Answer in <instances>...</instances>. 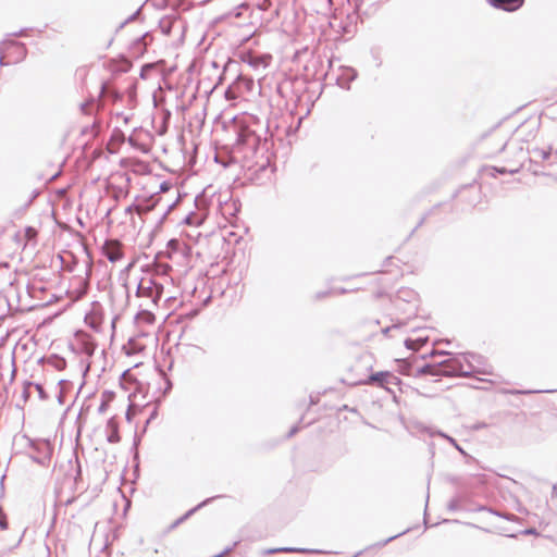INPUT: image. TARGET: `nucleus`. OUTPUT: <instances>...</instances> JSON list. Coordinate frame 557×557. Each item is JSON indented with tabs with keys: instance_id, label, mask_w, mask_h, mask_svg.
Returning a JSON list of instances; mask_svg holds the SVG:
<instances>
[{
	"instance_id": "27",
	"label": "nucleus",
	"mask_w": 557,
	"mask_h": 557,
	"mask_svg": "<svg viewBox=\"0 0 557 557\" xmlns=\"http://www.w3.org/2000/svg\"><path fill=\"white\" fill-rule=\"evenodd\" d=\"M160 25H161L162 32L165 35H169L171 32V21L170 20L161 21Z\"/></svg>"
},
{
	"instance_id": "23",
	"label": "nucleus",
	"mask_w": 557,
	"mask_h": 557,
	"mask_svg": "<svg viewBox=\"0 0 557 557\" xmlns=\"http://www.w3.org/2000/svg\"><path fill=\"white\" fill-rule=\"evenodd\" d=\"M9 45L12 47H15L18 50V53L21 54V59L25 58L27 50H26V47L24 44L10 41Z\"/></svg>"
},
{
	"instance_id": "52",
	"label": "nucleus",
	"mask_w": 557,
	"mask_h": 557,
	"mask_svg": "<svg viewBox=\"0 0 557 557\" xmlns=\"http://www.w3.org/2000/svg\"><path fill=\"white\" fill-rule=\"evenodd\" d=\"M235 546H236V543H233V545H232V547H231V548L233 549V548H235Z\"/></svg>"
},
{
	"instance_id": "45",
	"label": "nucleus",
	"mask_w": 557,
	"mask_h": 557,
	"mask_svg": "<svg viewBox=\"0 0 557 557\" xmlns=\"http://www.w3.org/2000/svg\"><path fill=\"white\" fill-rule=\"evenodd\" d=\"M3 60H4V57H3L2 52L0 51V65L5 64Z\"/></svg>"
},
{
	"instance_id": "8",
	"label": "nucleus",
	"mask_w": 557,
	"mask_h": 557,
	"mask_svg": "<svg viewBox=\"0 0 557 557\" xmlns=\"http://www.w3.org/2000/svg\"><path fill=\"white\" fill-rule=\"evenodd\" d=\"M161 198L158 195H152L149 198H145L137 203H134V210L138 215H144L152 210L159 205Z\"/></svg>"
},
{
	"instance_id": "32",
	"label": "nucleus",
	"mask_w": 557,
	"mask_h": 557,
	"mask_svg": "<svg viewBox=\"0 0 557 557\" xmlns=\"http://www.w3.org/2000/svg\"><path fill=\"white\" fill-rule=\"evenodd\" d=\"M348 75H349V76H348V78H347V79H348V82H351V81H354V79L357 77V73H356V71H355V70H352V69H349V70H348Z\"/></svg>"
},
{
	"instance_id": "51",
	"label": "nucleus",
	"mask_w": 557,
	"mask_h": 557,
	"mask_svg": "<svg viewBox=\"0 0 557 557\" xmlns=\"http://www.w3.org/2000/svg\"><path fill=\"white\" fill-rule=\"evenodd\" d=\"M59 401L62 403V393L59 395Z\"/></svg>"
},
{
	"instance_id": "1",
	"label": "nucleus",
	"mask_w": 557,
	"mask_h": 557,
	"mask_svg": "<svg viewBox=\"0 0 557 557\" xmlns=\"http://www.w3.org/2000/svg\"><path fill=\"white\" fill-rule=\"evenodd\" d=\"M163 294V285L152 280L151 277H143L137 286L136 296L141 298L143 301L140 307H146L141 311V314H145L152 320L153 317L150 312V308H157L159 300L161 299Z\"/></svg>"
},
{
	"instance_id": "34",
	"label": "nucleus",
	"mask_w": 557,
	"mask_h": 557,
	"mask_svg": "<svg viewBox=\"0 0 557 557\" xmlns=\"http://www.w3.org/2000/svg\"><path fill=\"white\" fill-rule=\"evenodd\" d=\"M522 534H525V535H533V534H537L536 530L534 528H530V529H525L522 531Z\"/></svg>"
},
{
	"instance_id": "20",
	"label": "nucleus",
	"mask_w": 557,
	"mask_h": 557,
	"mask_svg": "<svg viewBox=\"0 0 557 557\" xmlns=\"http://www.w3.org/2000/svg\"><path fill=\"white\" fill-rule=\"evenodd\" d=\"M465 356L468 357V359H470L472 361V364L478 367L483 364V357L480 356V355H476L474 352H466L463 354Z\"/></svg>"
},
{
	"instance_id": "44",
	"label": "nucleus",
	"mask_w": 557,
	"mask_h": 557,
	"mask_svg": "<svg viewBox=\"0 0 557 557\" xmlns=\"http://www.w3.org/2000/svg\"><path fill=\"white\" fill-rule=\"evenodd\" d=\"M4 478H5V475L1 476V482H0V486H1V492H2V493H3V491H4V485H3Z\"/></svg>"
},
{
	"instance_id": "43",
	"label": "nucleus",
	"mask_w": 557,
	"mask_h": 557,
	"mask_svg": "<svg viewBox=\"0 0 557 557\" xmlns=\"http://www.w3.org/2000/svg\"><path fill=\"white\" fill-rule=\"evenodd\" d=\"M125 211H126V213H131V212L135 211L134 210V203L131 205L129 207H127Z\"/></svg>"
},
{
	"instance_id": "10",
	"label": "nucleus",
	"mask_w": 557,
	"mask_h": 557,
	"mask_svg": "<svg viewBox=\"0 0 557 557\" xmlns=\"http://www.w3.org/2000/svg\"><path fill=\"white\" fill-rule=\"evenodd\" d=\"M219 496H215V498H218ZM214 497H210V498H207L205 499L203 502H201L200 504H198L196 507L189 509L185 515H183L182 517H180L178 519H176L171 525H170V530H174L175 528H177L182 522H184L186 519H188L191 515H194L199 508L206 506L207 504H209L211 500H213Z\"/></svg>"
},
{
	"instance_id": "36",
	"label": "nucleus",
	"mask_w": 557,
	"mask_h": 557,
	"mask_svg": "<svg viewBox=\"0 0 557 557\" xmlns=\"http://www.w3.org/2000/svg\"><path fill=\"white\" fill-rule=\"evenodd\" d=\"M107 410V403L106 401H102L98 408V411L100 413L104 412Z\"/></svg>"
},
{
	"instance_id": "47",
	"label": "nucleus",
	"mask_w": 557,
	"mask_h": 557,
	"mask_svg": "<svg viewBox=\"0 0 557 557\" xmlns=\"http://www.w3.org/2000/svg\"><path fill=\"white\" fill-rule=\"evenodd\" d=\"M87 106H88V103H83V104H82V110H83L84 112H86V108H87Z\"/></svg>"
},
{
	"instance_id": "21",
	"label": "nucleus",
	"mask_w": 557,
	"mask_h": 557,
	"mask_svg": "<svg viewBox=\"0 0 557 557\" xmlns=\"http://www.w3.org/2000/svg\"><path fill=\"white\" fill-rule=\"evenodd\" d=\"M438 435L446 438L460 454L466 455V451L459 446V444L456 442L455 438H453L442 432H438Z\"/></svg>"
},
{
	"instance_id": "49",
	"label": "nucleus",
	"mask_w": 557,
	"mask_h": 557,
	"mask_svg": "<svg viewBox=\"0 0 557 557\" xmlns=\"http://www.w3.org/2000/svg\"><path fill=\"white\" fill-rule=\"evenodd\" d=\"M166 384H168L166 389L171 388L172 384H171L170 380H166Z\"/></svg>"
},
{
	"instance_id": "40",
	"label": "nucleus",
	"mask_w": 557,
	"mask_h": 557,
	"mask_svg": "<svg viewBox=\"0 0 557 557\" xmlns=\"http://www.w3.org/2000/svg\"><path fill=\"white\" fill-rule=\"evenodd\" d=\"M232 552V548H225L222 553L213 556V557H223L224 555L228 554Z\"/></svg>"
},
{
	"instance_id": "22",
	"label": "nucleus",
	"mask_w": 557,
	"mask_h": 557,
	"mask_svg": "<svg viewBox=\"0 0 557 557\" xmlns=\"http://www.w3.org/2000/svg\"><path fill=\"white\" fill-rule=\"evenodd\" d=\"M398 297L403 298L407 301H410L411 299H413L416 297V294L411 289H403V290L398 292Z\"/></svg>"
},
{
	"instance_id": "33",
	"label": "nucleus",
	"mask_w": 557,
	"mask_h": 557,
	"mask_svg": "<svg viewBox=\"0 0 557 557\" xmlns=\"http://www.w3.org/2000/svg\"><path fill=\"white\" fill-rule=\"evenodd\" d=\"M148 37V34L143 35L136 40V45H143L146 46V38Z\"/></svg>"
},
{
	"instance_id": "12",
	"label": "nucleus",
	"mask_w": 557,
	"mask_h": 557,
	"mask_svg": "<svg viewBox=\"0 0 557 557\" xmlns=\"http://www.w3.org/2000/svg\"><path fill=\"white\" fill-rule=\"evenodd\" d=\"M438 367H442L441 375L444 376H459L457 367L453 363V358L438 362Z\"/></svg>"
},
{
	"instance_id": "37",
	"label": "nucleus",
	"mask_w": 557,
	"mask_h": 557,
	"mask_svg": "<svg viewBox=\"0 0 557 557\" xmlns=\"http://www.w3.org/2000/svg\"><path fill=\"white\" fill-rule=\"evenodd\" d=\"M139 12H140V9H138L135 13H133V14H132L127 20H126V22L134 21V20L137 17V15L139 14Z\"/></svg>"
},
{
	"instance_id": "31",
	"label": "nucleus",
	"mask_w": 557,
	"mask_h": 557,
	"mask_svg": "<svg viewBox=\"0 0 557 557\" xmlns=\"http://www.w3.org/2000/svg\"><path fill=\"white\" fill-rule=\"evenodd\" d=\"M331 292L330 290H326V292H319L314 295V299L315 300H320L324 297H326Z\"/></svg>"
},
{
	"instance_id": "39",
	"label": "nucleus",
	"mask_w": 557,
	"mask_h": 557,
	"mask_svg": "<svg viewBox=\"0 0 557 557\" xmlns=\"http://www.w3.org/2000/svg\"><path fill=\"white\" fill-rule=\"evenodd\" d=\"M493 513L499 516V517H504L506 520H512L513 516L512 515H500L496 511H492Z\"/></svg>"
},
{
	"instance_id": "6",
	"label": "nucleus",
	"mask_w": 557,
	"mask_h": 557,
	"mask_svg": "<svg viewBox=\"0 0 557 557\" xmlns=\"http://www.w3.org/2000/svg\"><path fill=\"white\" fill-rule=\"evenodd\" d=\"M102 251L106 258L112 263L121 260L123 257L122 247L117 240H107L102 247Z\"/></svg>"
},
{
	"instance_id": "48",
	"label": "nucleus",
	"mask_w": 557,
	"mask_h": 557,
	"mask_svg": "<svg viewBox=\"0 0 557 557\" xmlns=\"http://www.w3.org/2000/svg\"><path fill=\"white\" fill-rule=\"evenodd\" d=\"M508 146H509V143H505V144L502 146V150H505Z\"/></svg>"
},
{
	"instance_id": "30",
	"label": "nucleus",
	"mask_w": 557,
	"mask_h": 557,
	"mask_svg": "<svg viewBox=\"0 0 557 557\" xmlns=\"http://www.w3.org/2000/svg\"><path fill=\"white\" fill-rule=\"evenodd\" d=\"M174 206H175V202L168 206V209L164 211V213L162 214V216L160 219V223H162L166 219L169 212L173 209Z\"/></svg>"
},
{
	"instance_id": "26",
	"label": "nucleus",
	"mask_w": 557,
	"mask_h": 557,
	"mask_svg": "<svg viewBox=\"0 0 557 557\" xmlns=\"http://www.w3.org/2000/svg\"><path fill=\"white\" fill-rule=\"evenodd\" d=\"M447 508L453 511L458 510L460 508L459 499L457 497L450 499L447 505Z\"/></svg>"
},
{
	"instance_id": "5",
	"label": "nucleus",
	"mask_w": 557,
	"mask_h": 557,
	"mask_svg": "<svg viewBox=\"0 0 557 557\" xmlns=\"http://www.w3.org/2000/svg\"><path fill=\"white\" fill-rule=\"evenodd\" d=\"M453 363L457 367L458 374L461 377H470L474 372L487 373L485 370H480V368L473 366L472 361L463 354L454 357Z\"/></svg>"
},
{
	"instance_id": "38",
	"label": "nucleus",
	"mask_w": 557,
	"mask_h": 557,
	"mask_svg": "<svg viewBox=\"0 0 557 557\" xmlns=\"http://www.w3.org/2000/svg\"><path fill=\"white\" fill-rule=\"evenodd\" d=\"M298 432V426H293L290 429V431L288 432L287 436L288 437H292L293 435H295L296 433Z\"/></svg>"
},
{
	"instance_id": "3",
	"label": "nucleus",
	"mask_w": 557,
	"mask_h": 557,
	"mask_svg": "<svg viewBox=\"0 0 557 557\" xmlns=\"http://www.w3.org/2000/svg\"><path fill=\"white\" fill-rule=\"evenodd\" d=\"M236 139L235 146L237 149L247 147L251 150H256L260 143V136L251 131L248 126L239 125L236 127Z\"/></svg>"
},
{
	"instance_id": "50",
	"label": "nucleus",
	"mask_w": 557,
	"mask_h": 557,
	"mask_svg": "<svg viewBox=\"0 0 557 557\" xmlns=\"http://www.w3.org/2000/svg\"><path fill=\"white\" fill-rule=\"evenodd\" d=\"M146 67H148V65H146ZM144 71H145V66H144V67H143V70H141L140 77H145V75H144Z\"/></svg>"
},
{
	"instance_id": "14",
	"label": "nucleus",
	"mask_w": 557,
	"mask_h": 557,
	"mask_svg": "<svg viewBox=\"0 0 557 557\" xmlns=\"http://www.w3.org/2000/svg\"><path fill=\"white\" fill-rule=\"evenodd\" d=\"M519 170H520V166L510 168V169H507L504 166H502V168L488 166V168L484 169V172H486L492 177H496L497 174H505V173L515 174V173H518Z\"/></svg>"
},
{
	"instance_id": "41",
	"label": "nucleus",
	"mask_w": 557,
	"mask_h": 557,
	"mask_svg": "<svg viewBox=\"0 0 557 557\" xmlns=\"http://www.w3.org/2000/svg\"><path fill=\"white\" fill-rule=\"evenodd\" d=\"M26 34V29H21L16 33H13L12 35L13 36H16V37H20V36H24Z\"/></svg>"
},
{
	"instance_id": "4",
	"label": "nucleus",
	"mask_w": 557,
	"mask_h": 557,
	"mask_svg": "<svg viewBox=\"0 0 557 557\" xmlns=\"http://www.w3.org/2000/svg\"><path fill=\"white\" fill-rule=\"evenodd\" d=\"M364 385H376L379 387L385 388L386 391L391 392L389 385H398L400 383L399 377L394 375L393 373L388 371H380L376 373H372L369 375L366 380L360 382Z\"/></svg>"
},
{
	"instance_id": "28",
	"label": "nucleus",
	"mask_w": 557,
	"mask_h": 557,
	"mask_svg": "<svg viewBox=\"0 0 557 557\" xmlns=\"http://www.w3.org/2000/svg\"><path fill=\"white\" fill-rule=\"evenodd\" d=\"M95 348L96 346L92 343L87 342L84 344V351L89 356H91L95 352Z\"/></svg>"
},
{
	"instance_id": "7",
	"label": "nucleus",
	"mask_w": 557,
	"mask_h": 557,
	"mask_svg": "<svg viewBox=\"0 0 557 557\" xmlns=\"http://www.w3.org/2000/svg\"><path fill=\"white\" fill-rule=\"evenodd\" d=\"M271 60L272 57L270 54L248 53L243 58V61L256 71L268 67L270 65Z\"/></svg>"
},
{
	"instance_id": "9",
	"label": "nucleus",
	"mask_w": 557,
	"mask_h": 557,
	"mask_svg": "<svg viewBox=\"0 0 557 557\" xmlns=\"http://www.w3.org/2000/svg\"><path fill=\"white\" fill-rule=\"evenodd\" d=\"M488 3L496 8L507 12H513L520 9L524 0H487Z\"/></svg>"
},
{
	"instance_id": "25",
	"label": "nucleus",
	"mask_w": 557,
	"mask_h": 557,
	"mask_svg": "<svg viewBox=\"0 0 557 557\" xmlns=\"http://www.w3.org/2000/svg\"><path fill=\"white\" fill-rule=\"evenodd\" d=\"M8 527H9V524H8V521H7V516L3 512L2 507L0 506V530H7Z\"/></svg>"
},
{
	"instance_id": "19",
	"label": "nucleus",
	"mask_w": 557,
	"mask_h": 557,
	"mask_svg": "<svg viewBox=\"0 0 557 557\" xmlns=\"http://www.w3.org/2000/svg\"><path fill=\"white\" fill-rule=\"evenodd\" d=\"M281 552H284V553H307L309 550L306 549V548H294V547H280V548H274V549H270L269 550L270 554L281 553Z\"/></svg>"
},
{
	"instance_id": "11",
	"label": "nucleus",
	"mask_w": 557,
	"mask_h": 557,
	"mask_svg": "<svg viewBox=\"0 0 557 557\" xmlns=\"http://www.w3.org/2000/svg\"><path fill=\"white\" fill-rule=\"evenodd\" d=\"M422 375H433V376L441 375V369H438V364L433 366L430 363H425L422 367L418 368L413 374V376H416V377L422 376Z\"/></svg>"
},
{
	"instance_id": "15",
	"label": "nucleus",
	"mask_w": 557,
	"mask_h": 557,
	"mask_svg": "<svg viewBox=\"0 0 557 557\" xmlns=\"http://www.w3.org/2000/svg\"><path fill=\"white\" fill-rule=\"evenodd\" d=\"M203 222V218L195 212L188 213L185 219L184 223L190 226H198Z\"/></svg>"
},
{
	"instance_id": "53",
	"label": "nucleus",
	"mask_w": 557,
	"mask_h": 557,
	"mask_svg": "<svg viewBox=\"0 0 557 557\" xmlns=\"http://www.w3.org/2000/svg\"><path fill=\"white\" fill-rule=\"evenodd\" d=\"M235 546H236V543H233V545H232V547H231V548L233 549V548H235Z\"/></svg>"
},
{
	"instance_id": "46",
	"label": "nucleus",
	"mask_w": 557,
	"mask_h": 557,
	"mask_svg": "<svg viewBox=\"0 0 557 557\" xmlns=\"http://www.w3.org/2000/svg\"><path fill=\"white\" fill-rule=\"evenodd\" d=\"M34 460L40 465H45V459L34 458Z\"/></svg>"
},
{
	"instance_id": "29",
	"label": "nucleus",
	"mask_w": 557,
	"mask_h": 557,
	"mask_svg": "<svg viewBox=\"0 0 557 557\" xmlns=\"http://www.w3.org/2000/svg\"><path fill=\"white\" fill-rule=\"evenodd\" d=\"M35 387H36V389L38 392V395H39V397L41 399H47L48 398V395L46 394V392H45V389H44L41 384L37 383V384H35Z\"/></svg>"
},
{
	"instance_id": "17",
	"label": "nucleus",
	"mask_w": 557,
	"mask_h": 557,
	"mask_svg": "<svg viewBox=\"0 0 557 557\" xmlns=\"http://www.w3.org/2000/svg\"><path fill=\"white\" fill-rule=\"evenodd\" d=\"M399 372L404 375H412L413 376V374H414V372L412 371V366L407 359L399 361Z\"/></svg>"
},
{
	"instance_id": "13",
	"label": "nucleus",
	"mask_w": 557,
	"mask_h": 557,
	"mask_svg": "<svg viewBox=\"0 0 557 557\" xmlns=\"http://www.w3.org/2000/svg\"><path fill=\"white\" fill-rule=\"evenodd\" d=\"M107 429L110 430V433L107 435V441L112 444L119 443L120 442L119 428L113 418L108 420Z\"/></svg>"
},
{
	"instance_id": "24",
	"label": "nucleus",
	"mask_w": 557,
	"mask_h": 557,
	"mask_svg": "<svg viewBox=\"0 0 557 557\" xmlns=\"http://www.w3.org/2000/svg\"><path fill=\"white\" fill-rule=\"evenodd\" d=\"M408 531H409V529H406L405 531H403V532H400V533H398V534H395V535H393V536H391V537H388V539H386V540H384V541H382V542L377 543V544H376V546H379V547H383V546H385L387 543L392 542L393 540H395V539H397V537H399V536H401V535L406 534Z\"/></svg>"
},
{
	"instance_id": "35",
	"label": "nucleus",
	"mask_w": 557,
	"mask_h": 557,
	"mask_svg": "<svg viewBox=\"0 0 557 557\" xmlns=\"http://www.w3.org/2000/svg\"><path fill=\"white\" fill-rule=\"evenodd\" d=\"M397 327H398V325H396V324H394V325H392V326H387V327H385V329H383V330H382V333H383L384 335H387V334L391 332V330H393V329H397Z\"/></svg>"
},
{
	"instance_id": "16",
	"label": "nucleus",
	"mask_w": 557,
	"mask_h": 557,
	"mask_svg": "<svg viewBox=\"0 0 557 557\" xmlns=\"http://www.w3.org/2000/svg\"><path fill=\"white\" fill-rule=\"evenodd\" d=\"M426 343V339H423V338H418V339H411V338H407L405 341V346L408 348V349H411V350H418L421 346H423L424 344Z\"/></svg>"
},
{
	"instance_id": "18",
	"label": "nucleus",
	"mask_w": 557,
	"mask_h": 557,
	"mask_svg": "<svg viewBox=\"0 0 557 557\" xmlns=\"http://www.w3.org/2000/svg\"><path fill=\"white\" fill-rule=\"evenodd\" d=\"M50 363L59 371L65 369L66 367V360L59 356H53L50 360Z\"/></svg>"
},
{
	"instance_id": "42",
	"label": "nucleus",
	"mask_w": 557,
	"mask_h": 557,
	"mask_svg": "<svg viewBox=\"0 0 557 557\" xmlns=\"http://www.w3.org/2000/svg\"><path fill=\"white\" fill-rule=\"evenodd\" d=\"M168 189H169L168 183H166V182H163V183L160 185V190H161V191H166Z\"/></svg>"
},
{
	"instance_id": "2",
	"label": "nucleus",
	"mask_w": 557,
	"mask_h": 557,
	"mask_svg": "<svg viewBox=\"0 0 557 557\" xmlns=\"http://www.w3.org/2000/svg\"><path fill=\"white\" fill-rule=\"evenodd\" d=\"M529 153L531 162H542L544 165L552 168L557 172V148L553 149L550 146L548 148L534 147L529 151Z\"/></svg>"
}]
</instances>
